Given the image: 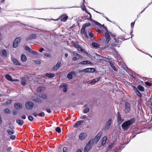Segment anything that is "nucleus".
I'll use <instances>...</instances> for the list:
<instances>
[{"label":"nucleus","mask_w":152,"mask_h":152,"mask_svg":"<svg viewBox=\"0 0 152 152\" xmlns=\"http://www.w3.org/2000/svg\"><path fill=\"white\" fill-rule=\"evenodd\" d=\"M38 115L40 117H43L45 115V113L42 111H41L40 113H38Z\"/></svg>","instance_id":"37998d69"},{"label":"nucleus","mask_w":152,"mask_h":152,"mask_svg":"<svg viewBox=\"0 0 152 152\" xmlns=\"http://www.w3.org/2000/svg\"><path fill=\"white\" fill-rule=\"evenodd\" d=\"M61 62L60 61H58L56 64L53 66V69L56 71L58 70L61 67Z\"/></svg>","instance_id":"9b49d317"},{"label":"nucleus","mask_w":152,"mask_h":152,"mask_svg":"<svg viewBox=\"0 0 152 152\" xmlns=\"http://www.w3.org/2000/svg\"><path fill=\"white\" fill-rule=\"evenodd\" d=\"M12 113L14 115H15L18 113V112L15 110H13L12 112Z\"/></svg>","instance_id":"338daca9"},{"label":"nucleus","mask_w":152,"mask_h":152,"mask_svg":"<svg viewBox=\"0 0 152 152\" xmlns=\"http://www.w3.org/2000/svg\"><path fill=\"white\" fill-rule=\"evenodd\" d=\"M36 37L37 35L36 34H32V35H31L28 37H27L26 39V41H28V40L31 39H35L36 38Z\"/></svg>","instance_id":"ddd939ff"},{"label":"nucleus","mask_w":152,"mask_h":152,"mask_svg":"<svg viewBox=\"0 0 152 152\" xmlns=\"http://www.w3.org/2000/svg\"><path fill=\"white\" fill-rule=\"evenodd\" d=\"M145 83L147 86H152V84L150 82H145Z\"/></svg>","instance_id":"3c124183"},{"label":"nucleus","mask_w":152,"mask_h":152,"mask_svg":"<svg viewBox=\"0 0 152 152\" xmlns=\"http://www.w3.org/2000/svg\"><path fill=\"white\" fill-rule=\"evenodd\" d=\"M7 133L10 135H11L14 134V131L13 129H8L7 130Z\"/></svg>","instance_id":"473e14b6"},{"label":"nucleus","mask_w":152,"mask_h":152,"mask_svg":"<svg viewBox=\"0 0 152 152\" xmlns=\"http://www.w3.org/2000/svg\"><path fill=\"white\" fill-rule=\"evenodd\" d=\"M74 55L75 56L73 58L72 60L74 61H75L77 60V58H79L80 57V56L76 53H73Z\"/></svg>","instance_id":"4468645a"},{"label":"nucleus","mask_w":152,"mask_h":152,"mask_svg":"<svg viewBox=\"0 0 152 152\" xmlns=\"http://www.w3.org/2000/svg\"><path fill=\"white\" fill-rule=\"evenodd\" d=\"M45 75L49 78H52L55 77V74L51 73H47L45 74Z\"/></svg>","instance_id":"4be33fe9"},{"label":"nucleus","mask_w":152,"mask_h":152,"mask_svg":"<svg viewBox=\"0 0 152 152\" xmlns=\"http://www.w3.org/2000/svg\"><path fill=\"white\" fill-rule=\"evenodd\" d=\"M21 84H22V85L23 86H25L26 85V83L25 81H21Z\"/></svg>","instance_id":"774afa93"},{"label":"nucleus","mask_w":152,"mask_h":152,"mask_svg":"<svg viewBox=\"0 0 152 152\" xmlns=\"http://www.w3.org/2000/svg\"><path fill=\"white\" fill-rule=\"evenodd\" d=\"M45 90V88L43 87H39L37 88V90L39 92H43Z\"/></svg>","instance_id":"5701e85b"},{"label":"nucleus","mask_w":152,"mask_h":152,"mask_svg":"<svg viewBox=\"0 0 152 152\" xmlns=\"http://www.w3.org/2000/svg\"><path fill=\"white\" fill-rule=\"evenodd\" d=\"M89 72L93 73L95 72V69L94 68H89Z\"/></svg>","instance_id":"c03bdc74"},{"label":"nucleus","mask_w":152,"mask_h":152,"mask_svg":"<svg viewBox=\"0 0 152 152\" xmlns=\"http://www.w3.org/2000/svg\"><path fill=\"white\" fill-rule=\"evenodd\" d=\"M108 32H105L104 34L105 39V42L106 44H108L110 40V36Z\"/></svg>","instance_id":"0eeeda50"},{"label":"nucleus","mask_w":152,"mask_h":152,"mask_svg":"<svg viewBox=\"0 0 152 152\" xmlns=\"http://www.w3.org/2000/svg\"><path fill=\"white\" fill-rule=\"evenodd\" d=\"M24 48L26 50L28 51V52H30L31 51V48L28 46H25L24 47Z\"/></svg>","instance_id":"4c0bfd02"},{"label":"nucleus","mask_w":152,"mask_h":152,"mask_svg":"<svg viewBox=\"0 0 152 152\" xmlns=\"http://www.w3.org/2000/svg\"><path fill=\"white\" fill-rule=\"evenodd\" d=\"M89 35L91 38L94 37V35L91 32L89 33Z\"/></svg>","instance_id":"052dcab7"},{"label":"nucleus","mask_w":152,"mask_h":152,"mask_svg":"<svg viewBox=\"0 0 152 152\" xmlns=\"http://www.w3.org/2000/svg\"><path fill=\"white\" fill-rule=\"evenodd\" d=\"M55 130L58 133H60L61 132V128L58 127H56L55 129Z\"/></svg>","instance_id":"de8ad7c7"},{"label":"nucleus","mask_w":152,"mask_h":152,"mask_svg":"<svg viewBox=\"0 0 152 152\" xmlns=\"http://www.w3.org/2000/svg\"><path fill=\"white\" fill-rule=\"evenodd\" d=\"M85 28L84 27L82 26V28L81 30V33L82 34H83L85 32L87 31H86Z\"/></svg>","instance_id":"a19ab883"},{"label":"nucleus","mask_w":152,"mask_h":152,"mask_svg":"<svg viewBox=\"0 0 152 152\" xmlns=\"http://www.w3.org/2000/svg\"><path fill=\"white\" fill-rule=\"evenodd\" d=\"M74 73V72H72L68 73L67 75V77L69 79H72V75Z\"/></svg>","instance_id":"c756f323"},{"label":"nucleus","mask_w":152,"mask_h":152,"mask_svg":"<svg viewBox=\"0 0 152 152\" xmlns=\"http://www.w3.org/2000/svg\"><path fill=\"white\" fill-rule=\"evenodd\" d=\"M5 77L7 80L13 82L14 81V80L12 79V77L8 74L6 75Z\"/></svg>","instance_id":"aec40b11"},{"label":"nucleus","mask_w":152,"mask_h":152,"mask_svg":"<svg viewBox=\"0 0 152 152\" xmlns=\"http://www.w3.org/2000/svg\"><path fill=\"white\" fill-rule=\"evenodd\" d=\"M132 88L135 91V92L138 91L137 88L134 86H133Z\"/></svg>","instance_id":"13d9d810"},{"label":"nucleus","mask_w":152,"mask_h":152,"mask_svg":"<svg viewBox=\"0 0 152 152\" xmlns=\"http://www.w3.org/2000/svg\"><path fill=\"white\" fill-rule=\"evenodd\" d=\"M107 139V137L106 136L104 137L102 139L101 142V146H103L105 144Z\"/></svg>","instance_id":"412c9836"},{"label":"nucleus","mask_w":152,"mask_h":152,"mask_svg":"<svg viewBox=\"0 0 152 152\" xmlns=\"http://www.w3.org/2000/svg\"><path fill=\"white\" fill-rule=\"evenodd\" d=\"M33 100L34 102H40V103H41L42 102V100L38 98H35L33 99Z\"/></svg>","instance_id":"2f4dec72"},{"label":"nucleus","mask_w":152,"mask_h":152,"mask_svg":"<svg viewBox=\"0 0 152 152\" xmlns=\"http://www.w3.org/2000/svg\"><path fill=\"white\" fill-rule=\"evenodd\" d=\"M125 111L126 113H128L130 109V104L127 102L125 103Z\"/></svg>","instance_id":"9d476101"},{"label":"nucleus","mask_w":152,"mask_h":152,"mask_svg":"<svg viewBox=\"0 0 152 152\" xmlns=\"http://www.w3.org/2000/svg\"><path fill=\"white\" fill-rule=\"evenodd\" d=\"M90 25L91 24L90 23H86L83 26L86 28V27L90 26Z\"/></svg>","instance_id":"09e8293b"},{"label":"nucleus","mask_w":152,"mask_h":152,"mask_svg":"<svg viewBox=\"0 0 152 152\" xmlns=\"http://www.w3.org/2000/svg\"><path fill=\"white\" fill-rule=\"evenodd\" d=\"M89 111V109L88 108H84L83 110V113H87Z\"/></svg>","instance_id":"f704fd0d"},{"label":"nucleus","mask_w":152,"mask_h":152,"mask_svg":"<svg viewBox=\"0 0 152 152\" xmlns=\"http://www.w3.org/2000/svg\"><path fill=\"white\" fill-rule=\"evenodd\" d=\"M68 151V149L67 147H64L63 148V152H67Z\"/></svg>","instance_id":"864d4df0"},{"label":"nucleus","mask_w":152,"mask_h":152,"mask_svg":"<svg viewBox=\"0 0 152 152\" xmlns=\"http://www.w3.org/2000/svg\"><path fill=\"white\" fill-rule=\"evenodd\" d=\"M63 91L65 93L67 91V87L66 86L63 85Z\"/></svg>","instance_id":"a18cd8bd"},{"label":"nucleus","mask_w":152,"mask_h":152,"mask_svg":"<svg viewBox=\"0 0 152 152\" xmlns=\"http://www.w3.org/2000/svg\"><path fill=\"white\" fill-rule=\"evenodd\" d=\"M37 53V52L34 51H31V53L33 55H36Z\"/></svg>","instance_id":"0e129e2a"},{"label":"nucleus","mask_w":152,"mask_h":152,"mask_svg":"<svg viewBox=\"0 0 152 152\" xmlns=\"http://www.w3.org/2000/svg\"><path fill=\"white\" fill-rule=\"evenodd\" d=\"M117 39L118 40H119V39H121V40L123 39L124 40H126L128 39V38L127 39H125L124 37H122V36H119V37H118Z\"/></svg>","instance_id":"603ef678"},{"label":"nucleus","mask_w":152,"mask_h":152,"mask_svg":"<svg viewBox=\"0 0 152 152\" xmlns=\"http://www.w3.org/2000/svg\"><path fill=\"white\" fill-rule=\"evenodd\" d=\"M21 39V38L20 37H18L15 39L13 44V47L14 48H16L18 46L19 42H20Z\"/></svg>","instance_id":"423d86ee"},{"label":"nucleus","mask_w":152,"mask_h":152,"mask_svg":"<svg viewBox=\"0 0 152 152\" xmlns=\"http://www.w3.org/2000/svg\"><path fill=\"white\" fill-rule=\"evenodd\" d=\"M112 121V119H109L105 124L104 126V130H107L110 129Z\"/></svg>","instance_id":"20e7f679"},{"label":"nucleus","mask_w":152,"mask_h":152,"mask_svg":"<svg viewBox=\"0 0 152 152\" xmlns=\"http://www.w3.org/2000/svg\"><path fill=\"white\" fill-rule=\"evenodd\" d=\"M83 121H80L77 122L74 125L73 127L74 128H77L78 126L82 124L83 123Z\"/></svg>","instance_id":"2eb2a0df"},{"label":"nucleus","mask_w":152,"mask_h":152,"mask_svg":"<svg viewBox=\"0 0 152 152\" xmlns=\"http://www.w3.org/2000/svg\"><path fill=\"white\" fill-rule=\"evenodd\" d=\"M14 107L16 110H19L22 107V105L21 103H17L14 104Z\"/></svg>","instance_id":"f8f14e48"},{"label":"nucleus","mask_w":152,"mask_h":152,"mask_svg":"<svg viewBox=\"0 0 152 152\" xmlns=\"http://www.w3.org/2000/svg\"><path fill=\"white\" fill-rule=\"evenodd\" d=\"M15 138H16V137L14 135H11L10 137V139L12 140H15Z\"/></svg>","instance_id":"5fc2aeb1"},{"label":"nucleus","mask_w":152,"mask_h":152,"mask_svg":"<svg viewBox=\"0 0 152 152\" xmlns=\"http://www.w3.org/2000/svg\"><path fill=\"white\" fill-rule=\"evenodd\" d=\"M82 72H89V68H86L84 69L81 70L79 71V73L81 74Z\"/></svg>","instance_id":"c85d7f7f"},{"label":"nucleus","mask_w":152,"mask_h":152,"mask_svg":"<svg viewBox=\"0 0 152 152\" xmlns=\"http://www.w3.org/2000/svg\"><path fill=\"white\" fill-rule=\"evenodd\" d=\"M110 64L111 66V67H112V68L114 70L116 71H117V69H116V68L115 67L114 65L112 63L110 62Z\"/></svg>","instance_id":"e433bc0d"},{"label":"nucleus","mask_w":152,"mask_h":152,"mask_svg":"<svg viewBox=\"0 0 152 152\" xmlns=\"http://www.w3.org/2000/svg\"><path fill=\"white\" fill-rule=\"evenodd\" d=\"M44 55L45 56H47V57H49V58H50L51 57L50 55L47 53H44Z\"/></svg>","instance_id":"4d7b16f0"},{"label":"nucleus","mask_w":152,"mask_h":152,"mask_svg":"<svg viewBox=\"0 0 152 152\" xmlns=\"http://www.w3.org/2000/svg\"><path fill=\"white\" fill-rule=\"evenodd\" d=\"M4 111L7 114H9L10 113V110L7 108H4Z\"/></svg>","instance_id":"79ce46f5"},{"label":"nucleus","mask_w":152,"mask_h":152,"mask_svg":"<svg viewBox=\"0 0 152 152\" xmlns=\"http://www.w3.org/2000/svg\"><path fill=\"white\" fill-rule=\"evenodd\" d=\"M86 12L89 15V18L88 20L91 21L95 24V25H100V23L97 22V21L93 20L92 19V16L91 14L89 12H88L87 11H86Z\"/></svg>","instance_id":"6e6552de"},{"label":"nucleus","mask_w":152,"mask_h":152,"mask_svg":"<svg viewBox=\"0 0 152 152\" xmlns=\"http://www.w3.org/2000/svg\"><path fill=\"white\" fill-rule=\"evenodd\" d=\"M100 79V77L96 78L94 79L91 81V83H95L98 82Z\"/></svg>","instance_id":"cd10ccee"},{"label":"nucleus","mask_w":152,"mask_h":152,"mask_svg":"<svg viewBox=\"0 0 152 152\" xmlns=\"http://www.w3.org/2000/svg\"><path fill=\"white\" fill-rule=\"evenodd\" d=\"M34 105V103L31 101H27L25 104V107L27 110H31L33 107Z\"/></svg>","instance_id":"39448f33"},{"label":"nucleus","mask_w":152,"mask_h":152,"mask_svg":"<svg viewBox=\"0 0 152 152\" xmlns=\"http://www.w3.org/2000/svg\"><path fill=\"white\" fill-rule=\"evenodd\" d=\"M80 64H92V63L90 61H83L81 62L80 63Z\"/></svg>","instance_id":"6ab92c4d"},{"label":"nucleus","mask_w":152,"mask_h":152,"mask_svg":"<svg viewBox=\"0 0 152 152\" xmlns=\"http://www.w3.org/2000/svg\"><path fill=\"white\" fill-rule=\"evenodd\" d=\"M121 42L118 39L116 38H114V39L112 41V42L111 44L110 48L114 50L116 46L119 47L121 44Z\"/></svg>","instance_id":"f03ea898"},{"label":"nucleus","mask_w":152,"mask_h":152,"mask_svg":"<svg viewBox=\"0 0 152 152\" xmlns=\"http://www.w3.org/2000/svg\"><path fill=\"white\" fill-rule=\"evenodd\" d=\"M136 20H135L134 22H132L131 23V27L132 28V29L133 28V27H134V23L135 22V21Z\"/></svg>","instance_id":"bf43d9fd"},{"label":"nucleus","mask_w":152,"mask_h":152,"mask_svg":"<svg viewBox=\"0 0 152 152\" xmlns=\"http://www.w3.org/2000/svg\"><path fill=\"white\" fill-rule=\"evenodd\" d=\"M73 45L75 48H78V46H79V45L77 42H74L73 43Z\"/></svg>","instance_id":"8fccbe9b"},{"label":"nucleus","mask_w":152,"mask_h":152,"mask_svg":"<svg viewBox=\"0 0 152 152\" xmlns=\"http://www.w3.org/2000/svg\"><path fill=\"white\" fill-rule=\"evenodd\" d=\"M137 88L141 91H144V88L141 85H138Z\"/></svg>","instance_id":"7c9ffc66"},{"label":"nucleus","mask_w":152,"mask_h":152,"mask_svg":"<svg viewBox=\"0 0 152 152\" xmlns=\"http://www.w3.org/2000/svg\"><path fill=\"white\" fill-rule=\"evenodd\" d=\"M2 54H3V55L4 56L6 57L7 56V52L6 50L5 49H4L2 50Z\"/></svg>","instance_id":"c9c22d12"},{"label":"nucleus","mask_w":152,"mask_h":152,"mask_svg":"<svg viewBox=\"0 0 152 152\" xmlns=\"http://www.w3.org/2000/svg\"><path fill=\"white\" fill-rule=\"evenodd\" d=\"M12 61L14 64L18 66H20V64L16 59L15 58H12Z\"/></svg>","instance_id":"f3484780"},{"label":"nucleus","mask_w":152,"mask_h":152,"mask_svg":"<svg viewBox=\"0 0 152 152\" xmlns=\"http://www.w3.org/2000/svg\"><path fill=\"white\" fill-rule=\"evenodd\" d=\"M92 46L94 47L98 48L99 47V45L97 43L93 42L92 43Z\"/></svg>","instance_id":"72a5a7b5"},{"label":"nucleus","mask_w":152,"mask_h":152,"mask_svg":"<svg viewBox=\"0 0 152 152\" xmlns=\"http://www.w3.org/2000/svg\"><path fill=\"white\" fill-rule=\"evenodd\" d=\"M45 110L48 113H50L51 112V110L49 108H46Z\"/></svg>","instance_id":"e2e57ef3"},{"label":"nucleus","mask_w":152,"mask_h":152,"mask_svg":"<svg viewBox=\"0 0 152 152\" xmlns=\"http://www.w3.org/2000/svg\"><path fill=\"white\" fill-rule=\"evenodd\" d=\"M76 49L78 50L79 51H80L81 52H84V53H87V52L85 51H84V50L79 45V46H78V48H77Z\"/></svg>","instance_id":"bb28decb"},{"label":"nucleus","mask_w":152,"mask_h":152,"mask_svg":"<svg viewBox=\"0 0 152 152\" xmlns=\"http://www.w3.org/2000/svg\"><path fill=\"white\" fill-rule=\"evenodd\" d=\"M83 3L82 4V5L83 6L82 8V9L83 10H84V9H86V7L84 5V0H83Z\"/></svg>","instance_id":"680f3d73"},{"label":"nucleus","mask_w":152,"mask_h":152,"mask_svg":"<svg viewBox=\"0 0 152 152\" xmlns=\"http://www.w3.org/2000/svg\"><path fill=\"white\" fill-rule=\"evenodd\" d=\"M102 132H100L98 133V134L96 135V136L95 137V139L96 140L97 142L99 140L102 135Z\"/></svg>","instance_id":"a211bd4d"},{"label":"nucleus","mask_w":152,"mask_h":152,"mask_svg":"<svg viewBox=\"0 0 152 152\" xmlns=\"http://www.w3.org/2000/svg\"><path fill=\"white\" fill-rule=\"evenodd\" d=\"M93 140H91L85 146L84 151V152H88L92 147V143H93Z\"/></svg>","instance_id":"7ed1b4c3"},{"label":"nucleus","mask_w":152,"mask_h":152,"mask_svg":"<svg viewBox=\"0 0 152 152\" xmlns=\"http://www.w3.org/2000/svg\"><path fill=\"white\" fill-rule=\"evenodd\" d=\"M16 122L19 125H22L23 124V120L19 119H17L16 120Z\"/></svg>","instance_id":"b1692460"},{"label":"nucleus","mask_w":152,"mask_h":152,"mask_svg":"<svg viewBox=\"0 0 152 152\" xmlns=\"http://www.w3.org/2000/svg\"><path fill=\"white\" fill-rule=\"evenodd\" d=\"M98 25V26H100L101 27H103L104 29L106 31H107V32H108V31H107V28L106 27H105L104 26V24H103L102 25H101L100 24V25Z\"/></svg>","instance_id":"58836bf2"},{"label":"nucleus","mask_w":152,"mask_h":152,"mask_svg":"<svg viewBox=\"0 0 152 152\" xmlns=\"http://www.w3.org/2000/svg\"><path fill=\"white\" fill-rule=\"evenodd\" d=\"M123 120L121 117L117 118V122L119 124H121L123 121Z\"/></svg>","instance_id":"ea45409f"},{"label":"nucleus","mask_w":152,"mask_h":152,"mask_svg":"<svg viewBox=\"0 0 152 152\" xmlns=\"http://www.w3.org/2000/svg\"><path fill=\"white\" fill-rule=\"evenodd\" d=\"M28 120L30 121H32L33 120V118L31 116H29L28 117Z\"/></svg>","instance_id":"6e6d98bb"},{"label":"nucleus","mask_w":152,"mask_h":152,"mask_svg":"<svg viewBox=\"0 0 152 152\" xmlns=\"http://www.w3.org/2000/svg\"><path fill=\"white\" fill-rule=\"evenodd\" d=\"M136 95L139 96V97H141L142 96V95L141 94V93L138 90L136 92H135Z\"/></svg>","instance_id":"49530a36"},{"label":"nucleus","mask_w":152,"mask_h":152,"mask_svg":"<svg viewBox=\"0 0 152 152\" xmlns=\"http://www.w3.org/2000/svg\"><path fill=\"white\" fill-rule=\"evenodd\" d=\"M68 17L66 15H63L60 18L61 20V21L65 22L67 20Z\"/></svg>","instance_id":"dca6fc26"},{"label":"nucleus","mask_w":152,"mask_h":152,"mask_svg":"<svg viewBox=\"0 0 152 152\" xmlns=\"http://www.w3.org/2000/svg\"><path fill=\"white\" fill-rule=\"evenodd\" d=\"M87 134L85 132L81 133L79 136V138L81 140L85 139L87 137Z\"/></svg>","instance_id":"1a4fd4ad"},{"label":"nucleus","mask_w":152,"mask_h":152,"mask_svg":"<svg viewBox=\"0 0 152 152\" xmlns=\"http://www.w3.org/2000/svg\"><path fill=\"white\" fill-rule=\"evenodd\" d=\"M39 97L44 99H46L47 98V95L45 94H41L39 95Z\"/></svg>","instance_id":"a878e982"},{"label":"nucleus","mask_w":152,"mask_h":152,"mask_svg":"<svg viewBox=\"0 0 152 152\" xmlns=\"http://www.w3.org/2000/svg\"><path fill=\"white\" fill-rule=\"evenodd\" d=\"M20 58L21 60L23 62L26 61L27 60L26 56L25 55H22Z\"/></svg>","instance_id":"393cba45"},{"label":"nucleus","mask_w":152,"mask_h":152,"mask_svg":"<svg viewBox=\"0 0 152 152\" xmlns=\"http://www.w3.org/2000/svg\"><path fill=\"white\" fill-rule=\"evenodd\" d=\"M87 118V116L86 115L82 116L80 117V118L82 119H85Z\"/></svg>","instance_id":"69168bd1"},{"label":"nucleus","mask_w":152,"mask_h":152,"mask_svg":"<svg viewBox=\"0 0 152 152\" xmlns=\"http://www.w3.org/2000/svg\"><path fill=\"white\" fill-rule=\"evenodd\" d=\"M135 119L132 118L124 122L121 125V127L124 131L127 130L130 126L132 125L135 122Z\"/></svg>","instance_id":"f257e3e1"}]
</instances>
